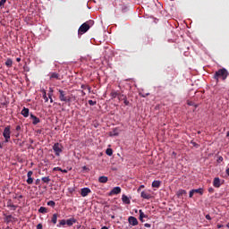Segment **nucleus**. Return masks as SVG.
Segmentation results:
<instances>
[{
	"instance_id": "1",
	"label": "nucleus",
	"mask_w": 229,
	"mask_h": 229,
	"mask_svg": "<svg viewBox=\"0 0 229 229\" xmlns=\"http://www.w3.org/2000/svg\"><path fill=\"white\" fill-rule=\"evenodd\" d=\"M92 26H94V21L89 20L86 22H84L82 25H81V27L78 30V35H84V33H87L89 30H90V28H92Z\"/></svg>"
},
{
	"instance_id": "2",
	"label": "nucleus",
	"mask_w": 229,
	"mask_h": 229,
	"mask_svg": "<svg viewBox=\"0 0 229 229\" xmlns=\"http://www.w3.org/2000/svg\"><path fill=\"white\" fill-rule=\"evenodd\" d=\"M214 78L216 81H219V78H221V80L225 81V80H226V78H228V71H226V69H225V68L219 69L218 71H216L215 72Z\"/></svg>"
},
{
	"instance_id": "3",
	"label": "nucleus",
	"mask_w": 229,
	"mask_h": 229,
	"mask_svg": "<svg viewBox=\"0 0 229 229\" xmlns=\"http://www.w3.org/2000/svg\"><path fill=\"white\" fill-rule=\"evenodd\" d=\"M59 92V99L64 103H71V97L67 96V91L63 89H58Z\"/></svg>"
},
{
	"instance_id": "4",
	"label": "nucleus",
	"mask_w": 229,
	"mask_h": 229,
	"mask_svg": "<svg viewBox=\"0 0 229 229\" xmlns=\"http://www.w3.org/2000/svg\"><path fill=\"white\" fill-rule=\"evenodd\" d=\"M12 127L10 125L6 126L3 131V137L4 138V142H10V135H12Z\"/></svg>"
},
{
	"instance_id": "5",
	"label": "nucleus",
	"mask_w": 229,
	"mask_h": 229,
	"mask_svg": "<svg viewBox=\"0 0 229 229\" xmlns=\"http://www.w3.org/2000/svg\"><path fill=\"white\" fill-rule=\"evenodd\" d=\"M53 150L55 151L56 157H60V153L64 151V146H62L60 143H55L53 146Z\"/></svg>"
},
{
	"instance_id": "6",
	"label": "nucleus",
	"mask_w": 229,
	"mask_h": 229,
	"mask_svg": "<svg viewBox=\"0 0 229 229\" xmlns=\"http://www.w3.org/2000/svg\"><path fill=\"white\" fill-rule=\"evenodd\" d=\"M128 223L131 226H137V225H139V220H137V218L135 216H129Z\"/></svg>"
},
{
	"instance_id": "7",
	"label": "nucleus",
	"mask_w": 229,
	"mask_h": 229,
	"mask_svg": "<svg viewBox=\"0 0 229 229\" xmlns=\"http://www.w3.org/2000/svg\"><path fill=\"white\" fill-rule=\"evenodd\" d=\"M117 194H121V187L119 186L113 188L109 192V196H115Z\"/></svg>"
},
{
	"instance_id": "8",
	"label": "nucleus",
	"mask_w": 229,
	"mask_h": 229,
	"mask_svg": "<svg viewBox=\"0 0 229 229\" xmlns=\"http://www.w3.org/2000/svg\"><path fill=\"white\" fill-rule=\"evenodd\" d=\"M90 192H92V191H90V188H82L81 190V196H82V198H87V196H89Z\"/></svg>"
},
{
	"instance_id": "9",
	"label": "nucleus",
	"mask_w": 229,
	"mask_h": 229,
	"mask_svg": "<svg viewBox=\"0 0 229 229\" xmlns=\"http://www.w3.org/2000/svg\"><path fill=\"white\" fill-rule=\"evenodd\" d=\"M33 176V171H29L27 174V183L28 185H32L33 184V178L31 177Z\"/></svg>"
},
{
	"instance_id": "10",
	"label": "nucleus",
	"mask_w": 229,
	"mask_h": 229,
	"mask_svg": "<svg viewBox=\"0 0 229 229\" xmlns=\"http://www.w3.org/2000/svg\"><path fill=\"white\" fill-rule=\"evenodd\" d=\"M140 196L143 198V199H151L153 198L148 191H141Z\"/></svg>"
},
{
	"instance_id": "11",
	"label": "nucleus",
	"mask_w": 229,
	"mask_h": 229,
	"mask_svg": "<svg viewBox=\"0 0 229 229\" xmlns=\"http://www.w3.org/2000/svg\"><path fill=\"white\" fill-rule=\"evenodd\" d=\"M213 185L216 188L219 189L221 187V179L219 177H216L213 181Z\"/></svg>"
},
{
	"instance_id": "12",
	"label": "nucleus",
	"mask_w": 229,
	"mask_h": 229,
	"mask_svg": "<svg viewBox=\"0 0 229 229\" xmlns=\"http://www.w3.org/2000/svg\"><path fill=\"white\" fill-rule=\"evenodd\" d=\"M30 119H32V124L37 125L40 123V118L37 117L33 114H30Z\"/></svg>"
},
{
	"instance_id": "13",
	"label": "nucleus",
	"mask_w": 229,
	"mask_h": 229,
	"mask_svg": "<svg viewBox=\"0 0 229 229\" xmlns=\"http://www.w3.org/2000/svg\"><path fill=\"white\" fill-rule=\"evenodd\" d=\"M49 78L50 80H61L60 79V74L56 72H50L49 73Z\"/></svg>"
},
{
	"instance_id": "14",
	"label": "nucleus",
	"mask_w": 229,
	"mask_h": 229,
	"mask_svg": "<svg viewBox=\"0 0 229 229\" xmlns=\"http://www.w3.org/2000/svg\"><path fill=\"white\" fill-rule=\"evenodd\" d=\"M7 207L8 208H12L13 210H17V206L13 205V202H12V199L7 200Z\"/></svg>"
},
{
	"instance_id": "15",
	"label": "nucleus",
	"mask_w": 229,
	"mask_h": 229,
	"mask_svg": "<svg viewBox=\"0 0 229 229\" xmlns=\"http://www.w3.org/2000/svg\"><path fill=\"white\" fill-rule=\"evenodd\" d=\"M21 115H23V117H29L30 116V109L23 107V109L21 110Z\"/></svg>"
},
{
	"instance_id": "16",
	"label": "nucleus",
	"mask_w": 229,
	"mask_h": 229,
	"mask_svg": "<svg viewBox=\"0 0 229 229\" xmlns=\"http://www.w3.org/2000/svg\"><path fill=\"white\" fill-rule=\"evenodd\" d=\"M139 212H140V221H141V223H144V218L148 217V215L144 214L142 209H140Z\"/></svg>"
},
{
	"instance_id": "17",
	"label": "nucleus",
	"mask_w": 229,
	"mask_h": 229,
	"mask_svg": "<svg viewBox=\"0 0 229 229\" xmlns=\"http://www.w3.org/2000/svg\"><path fill=\"white\" fill-rule=\"evenodd\" d=\"M122 201H123V203H124L125 205H130V203H131L130 198H128V196H126V195H123V196H122Z\"/></svg>"
},
{
	"instance_id": "18",
	"label": "nucleus",
	"mask_w": 229,
	"mask_h": 229,
	"mask_svg": "<svg viewBox=\"0 0 229 229\" xmlns=\"http://www.w3.org/2000/svg\"><path fill=\"white\" fill-rule=\"evenodd\" d=\"M98 182H99V183H106V182H108V177H106V176H100L98 178Z\"/></svg>"
},
{
	"instance_id": "19",
	"label": "nucleus",
	"mask_w": 229,
	"mask_h": 229,
	"mask_svg": "<svg viewBox=\"0 0 229 229\" xmlns=\"http://www.w3.org/2000/svg\"><path fill=\"white\" fill-rule=\"evenodd\" d=\"M74 223H76V219H74V218H70V219H67V220H66V225H67L68 226H72V225H73Z\"/></svg>"
},
{
	"instance_id": "20",
	"label": "nucleus",
	"mask_w": 229,
	"mask_h": 229,
	"mask_svg": "<svg viewBox=\"0 0 229 229\" xmlns=\"http://www.w3.org/2000/svg\"><path fill=\"white\" fill-rule=\"evenodd\" d=\"M5 65H6V67H9V68L12 67L13 65V61L12 59L8 58L5 62Z\"/></svg>"
},
{
	"instance_id": "21",
	"label": "nucleus",
	"mask_w": 229,
	"mask_h": 229,
	"mask_svg": "<svg viewBox=\"0 0 229 229\" xmlns=\"http://www.w3.org/2000/svg\"><path fill=\"white\" fill-rule=\"evenodd\" d=\"M119 92L118 91H112L110 96L112 98V99H115V98H119Z\"/></svg>"
},
{
	"instance_id": "22",
	"label": "nucleus",
	"mask_w": 229,
	"mask_h": 229,
	"mask_svg": "<svg viewBox=\"0 0 229 229\" xmlns=\"http://www.w3.org/2000/svg\"><path fill=\"white\" fill-rule=\"evenodd\" d=\"M51 221H52L53 225H56V221H58V215L54 214Z\"/></svg>"
},
{
	"instance_id": "23",
	"label": "nucleus",
	"mask_w": 229,
	"mask_h": 229,
	"mask_svg": "<svg viewBox=\"0 0 229 229\" xmlns=\"http://www.w3.org/2000/svg\"><path fill=\"white\" fill-rule=\"evenodd\" d=\"M41 181L43 183H49V182H51V178H49V176L42 177Z\"/></svg>"
},
{
	"instance_id": "24",
	"label": "nucleus",
	"mask_w": 229,
	"mask_h": 229,
	"mask_svg": "<svg viewBox=\"0 0 229 229\" xmlns=\"http://www.w3.org/2000/svg\"><path fill=\"white\" fill-rule=\"evenodd\" d=\"M160 181H154L152 182V187L156 188V189H158V187H160Z\"/></svg>"
},
{
	"instance_id": "25",
	"label": "nucleus",
	"mask_w": 229,
	"mask_h": 229,
	"mask_svg": "<svg viewBox=\"0 0 229 229\" xmlns=\"http://www.w3.org/2000/svg\"><path fill=\"white\" fill-rule=\"evenodd\" d=\"M38 212L40 214H47V208H45V207H40L39 209H38Z\"/></svg>"
},
{
	"instance_id": "26",
	"label": "nucleus",
	"mask_w": 229,
	"mask_h": 229,
	"mask_svg": "<svg viewBox=\"0 0 229 229\" xmlns=\"http://www.w3.org/2000/svg\"><path fill=\"white\" fill-rule=\"evenodd\" d=\"M64 225H67V220L63 219L60 221V223L57 225V227L60 228V226H64Z\"/></svg>"
},
{
	"instance_id": "27",
	"label": "nucleus",
	"mask_w": 229,
	"mask_h": 229,
	"mask_svg": "<svg viewBox=\"0 0 229 229\" xmlns=\"http://www.w3.org/2000/svg\"><path fill=\"white\" fill-rule=\"evenodd\" d=\"M106 155H107L108 157H112V155H114V150H112V148H107L106 150Z\"/></svg>"
},
{
	"instance_id": "28",
	"label": "nucleus",
	"mask_w": 229,
	"mask_h": 229,
	"mask_svg": "<svg viewBox=\"0 0 229 229\" xmlns=\"http://www.w3.org/2000/svg\"><path fill=\"white\" fill-rule=\"evenodd\" d=\"M126 98H127L126 95H123V94L118 95L119 101H124L126 99Z\"/></svg>"
},
{
	"instance_id": "29",
	"label": "nucleus",
	"mask_w": 229,
	"mask_h": 229,
	"mask_svg": "<svg viewBox=\"0 0 229 229\" xmlns=\"http://www.w3.org/2000/svg\"><path fill=\"white\" fill-rule=\"evenodd\" d=\"M183 194H187V191H185V190H179L177 192V196H183Z\"/></svg>"
},
{
	"instance_id": "30",
	"label": "nucleus",
	"mask_w": 229,
	"mask_h": 229,
	"mask_svg": "<svg viewBox=\"0 0 229 229\" xmlns=\"http://www.w3.org/2000/svg\"><path fill=\"white\" fill-rule=\"evenodd\" d=\"M43 99L45 100V103H47V101H49V98H47L46 91L43 92Z\"/></svg>"
},
{
	"instance_id": "31",
	"label": "nucleus",
	"mask_w": 229,
	"mask_h": 229,
	"mask_svg": "<svg viewBox=\"0 0 229 229\" xmlns=\"http://www.w3.org/2000/svg\"><path fill=\"white\" fill-rule=\"evenodd\" d=\"M55 205H56V204L55 203L54 200H50V201L47 202V206L52 207L53 208H55Z\"/></svg>"
},
{
	"instance_id": "32",
	"label": "nucleus",
	"mask_w": 229,
	"mask_h": 229,
	"mask_svg": "<svg viewBox=\"0 0 229 229\" xmlns=\"http://www.w3.org/2000/svg\"><path fill=\"white\" fill-rule=\"evenodd\" d=\"M194 194H201V188L192 190Z\"/></svg>"
},
{
	"instance_id": "33",
	"label": "nucleus",
	"mask_w": 229,
	"mask_h": 229,
	"mask_svg": "<svg viewBox=\"0 0 229 229\" xmlns=\"http://www.w3.org/2000/svg\"><path fill=\"white\" fill-rule=\"evenodd\" d=\"M88 103L90 106H94L95 105H97V102L94 100H89Z\"/></svg>"
},
{
	"instance_id": "34",
	"label": "nucleus",
	"mask_w": 229,
	"mask_h": 229,
	"mask_svg": "<svg viewBox=\"0 0 229 229\" xmlns=\"http://www.w3.org/2000/svg\"><path fill=\"white\" fill-rule=\"evenodd\" d=\"M123 103H124L125 106H130V101H128V98H126L123 100Z\"/></svg>"
},
{
	"instance_id": "35",
	"label": "nucleus",
	"mask_w": 229,
	"mask_h": 229,
	"mask_svg": "<svg viewBox=\"0 0 229 229\" xmlns=\"http://www.w3.org/2000/svg\"><path fill=\"white\" fill-rule=\"evenodd\" d=\"M217 164H221L223 162V157L219 156L216 160Z\"/></svg>"
},
{
	"instance_id": "36",
	"label": "nucleus",
	"mask_w": 229,
	"mask_h": 229,
	"mask_svg": "<svg viewBox=\"0 0 229 229\" xmlns=\"http://www.w3.org/2000/svg\"><path fill=\"white\" fill-rule=\"evenodd\" d=\"M6 4V0H0V7Z\"/></svg>"
},
{
	"instance_id": "37",
	"label": "nucleus",
	"mask_w": 229,
	"mask_h": 229,
	"mask_svg": "<svg viewBox=\"0 0 229 229\" xmlns=\"http://www.w3.org/2000/svg\"><path fill=\"white\" fill-rule=\"evenodd\" d=\"M6 221H10L12 219V215H8L5 216Z\"/></svg>"
},
{
	"instance_id": "38",
	"label": "nucleus",
	"mask_w": 229,
	"mask_h": 229,
	"mask_svg": "<svg viewBox=\"0 0 229 229\" xmlns=\"http://www.w3.org/2000/svg\"><path fill=\"white\" fill-rule=\"evenodd\" d=\"M87 85H85V84H82L81 86V89H82L83 90H85V89H87Z\"/></svg>"
},
{
	"instance_id": "39",
	"label": "nucleus",
	"mask_w": 229,
	"mask_h": 229,
	"mask_svg": "<svg viewBox=\"0 0 229 229\" xmlns=\"http://www.w3.org/2000/svg\"><path fill=\"white\" fill-rule=\"evenodd\" d=\"M191 144L194 148H199V145H198L196 142H191Z\"/></svg>"
},
{
	"instance_id": "40",
	"label": "nucleus",
	"mask_w": 229,
	"mask_h": 229,
	"mask_svg": "<svg viewBox=\"0 0 229 229\" xmlns=\"http://www.w3.org/2000/svg\"><path fill=\"white\" fill-rule=\"evenodd\" d=\"M144 226L145 228H151V224H145Z\"/></svg>"
},
{
	"instance_id": "41",
	"label": "nucleus",
	"mask_w": 229,
	"mask_h": 229,
	"mask_svg": "<svg viewBox=\"0 0 229 229\" xmlns=\"http://www.w3.org/2000/svg\"><path fill=\"white\" fill-rule=\"evenodd\" d=\"M206 219H208V221H210V219H212V217H210V215H206Z\"/></svg>"
},
{
	"instance_id": "42",
	"label": "nucleus",
	"mask_w": 229,
	"mask_h": 229,
	"mask_svg": "<svg viewBox=\"0 0 229 229\" xmlns=\"http://www.w3.org/2000/svg\"><path fill=\"white\" fill-rule=\"evenodd\" d=\"M192 196H194V191L191 190V191H190V198H192Z\"/></svg>"
},
{
	"instance_id": "43",
	"label": "nucleus",
	"mask_w": 229,
	"mask_h": 229,
	"mask_svg": "<svg viewBox=\"0 0 229 229\" xmlns=\"http://www.w3.org/2000/svg\"><path fill=\"white\" fill-rule=\"evenodd\" d=\"M42 228H43L42 224H38V225H37V229H42Z\"/></svg>"
},
{
	"instance_id": "44",
	"label": "nucleus",
	"mask_w": 229,
	"mask_h": 229,
	"mask_svg": "<svg viewBox=\"0 0 229 229\" xmlns=\"http://www.w3.org/2000/svg\"><path fill=\"white\" fill-rule=\"evenodd\" d=\"M47 96L49 99L53 98V93H48Z\"/></svg>"
},
{
	"instance_id": "45",
	"label": "nucleus",
	"mask_w": 229,
	"mask_h": 229,
	"mask_svg": "<svg viewBox=\"0 0 229 229\" xmlns=\"http://www.w3.org/2000/svg\"><path fill=\"white\" fill-rule=\"evenodd\" d=\"M16 131H21V125L16 126Z\"/></svg>"
},
{
	"instance_id": "46",
	"label": "nucleus",
	"mask_w": 229,
	"mask_h": 229,
	"mask_svg": "<svg viewBox=\"0 0 229 229\" xmlns=\"http://www.w3.org/2000/svg\"><path fill=\"white\" fill-rule=\"evenodd\" d=\"M54 171H62V168H60V167H58V166H57V167H55V168H54Z\"/></svg>"
},
{
	"instance_id": "47",
	"label": "nucleus",
	"mask_w": 229,
	"mask_h": 229,
	"mask_svg": "<svg viewBox=\"0 0 229 229\" xmlns=\"http://www.w3.org/2000/svg\"><path fill=\"white\" fill-rule=\"evenodd\" d=\"M188 105H189L190 106H192V105H194V103H193L192 101H188Z\"/></svg>"
},
{
	"instance_id": "48",
	"label": "nucleus",
	"mask_w": 229,
	"mask_h": 229,
	"mask_svg": "<svg viewBox=\"0 0 229 229\" xmlns=\"http://www.w3.org/2000/svg\"><path fill=\"white\" fill-rule=\"evenodd\" d=\"M208 192H214V188H209Z\"/></svg>"
},
{
	"instance_id": "49",
	"label": "nucleus",
	"mask_w": 229,
	"mask_h": 229,
	"mask_svg": "<svg viewBox=\"0 0 229 229\" xmlns=\"http://www.w3.org/2000/svg\"><path fill=\"white\" fill-rule=\"evenodd\" d=\"M49 94H53V88H49Z\"/></svg>"
},
{
	"instance_id": "50",
	"label": "nucleus",
	"mask_w": 229,
	"mask_h": 229,
	"mask_svg": "<svg viewBox=\"0 0 229 229\" xmlns=\"http://www.w3.org/2000/svg\"><path fill=\"white\" fill-rule=\"evenodd\" d=\"M225 173H226L227 176H229V168H227V169L225 170Z\"/></svg>"
},
{
	"instance_id": "51",
	"label": "nucleus",
	"mask_w": 229,
	"mask_h": 229,
	"mask_svg": "<svg viewBox=\"0 0 229 229\" xmlns=\"http://www.w3.org/2000/svg\"><path fill=\"white\" fill-rule=\"evenodd\" d=\"M87 89H88L89 92H90V90H91L90 86H88V87H87Z\"/></svg>"
},
{
	"instance_id": "52",
	"label": "nucleus",
	"mask_w": 229,
	"mask_h": 229,
	"mask_svg": "<svg viewBox=\"0 0 229 229\" xmlns=\"http://www.w3.org/2000/svg\"><path fill=\"white\" fill-rule=\"evenodd\" d=\"M81 92L82 96L86 95L85 91L81 90Z\"/></svg>"
},
{
	"instance_id": "53",
	"label": "nucleus",
	"mask_w": 229,
	"mask_h": 229,
	"mask_svg": "<svg viewBox=\"0 0 229 229\" xmlns=\"http://www.w3.org/2000/svg\"><path fill=\"white\" fill-rule=\"evenodd\" d=\"M0 149H3V143L0 142Z\"/></svg>"
},
{
	"instance_id": "54",
	"label": "nucleus",
	"mask_w": 229,
	"mask_h": 229,
	"mask_svg": "<svg viewBox=\"0 0 229 229\" xmlns=\"http://www.w3.org/2000/svg\"><path fill=\"white\" fill-rule=\"evenodd\" d=\"M61 173H67V170L66 169H64V170L62 169Z\"/></svg>"
},
{
	"instance_id": "55",
	"label": "nucleus",
	"mask_w": 229,
	"mask_h": 229,
	"mask_svg": "<svg viewBox=\"0 0 229 229\" xmlns=\"http://www.w3.org/2000/svg\"><path fill=\"white\" fill-rule=\"evenodd\" d=\"M18 198L19 199H22V195H20Z\"/></svg>"
},
{
	"instance_id": "56",
	"label": "nucleus",
	"mask_w": 229,
	"mask_h": 229,
	"mask_svg": "<svg viewBox=\"0 0 229 229\" xmlns=\"http://www.w3.org/2000/svg\"><path fill=\"white\" fill-rule=\"evenodd\" d=\"M16 61H17V62H20V61H21V58H20V57H18V58L16 59Z\"/></svg>"
},
{
	"instance_id": "57",
	"label": "nucleus",
	"mask_w": 229,
	"mask_h": 229,
	"mask_svg": "<svg viewBox=\"0 0 229 229\" xmlns=\"http://www.w3.org/2000/svg\"><path fill=\"white\" fill-rule=\"evenodd\" d=\"M101 229H108V227H106V226H103Z\"/></svg>"
},
{
	"instance_id": "58",
	"label": "nucleus",
	"mask_w": 229,
	"mask_h": 229,
	"mask_svg": "<svg viewBox=\"0 0 229 229\" xmlns=\"http://www.w3.org/2000/svg\"><path fill=\"white\" fill-rule=\"evenodd\" d=\"M217 228H223V225H217Z\"/></svg>"
},
{
	"instance_id": "59",
	"label": "nucleus",
	"mask_w": 229,
	"mask_h": 229,
	"mask_svg": "<svg viewBox=\"0 0 229 229\" xmlns=\"http://www.w3.org/2000/svg\"><path fill=\"white\" fill-rule=\"evenodd\" d=\"M50 103H53V98H50Z\"/></svg>"
},
{
	"instance_id": "60",
	"label": "nucleus",
	"mask_w": 229,
	"mask_h": 229,
	"mask_svg": "<svg viewBox=\"0 0 229 229\" xmlns=\"http://www.w3.org/2000/svg\"><path fill=\"white\" fill-rule=\"evenodd\" d=\"M83 169H87V166H83Z\"/></svg>"
},
{
	"instance_id": "61",
	"label": "nucleus",
	"mask_w": 229,
	"mask_h": 229,
	"mask_svg": "<svg viewBox=\"0 0 229 229\" xmlns=\"http://www.w3.org/2000/svg\"><path fill=\"white\" fill-rule=\"evenodd\" d=\"M114 217H115V216H112V219H114Z\"/></svg>"
},
{
	"instance_id": "62",
	"label": "nucleus",
	"mask_w": 229,
	"mask_h": 229,
	"mask_svg": "<svg viewBox=\"0 0 229 229\" xmlns=\"http://www.w3.org/2000/svg\"><path fill=\"white\" fill-rule=\"evenodd\" d=\"M140 187H141V188H143V187H144V185H141Z\"/></svg>"
},
{
	"instance_id": "63",
	"label": "nucleus",
	"mask_w": 229,
	"mask_h": 229,
	"mask_svg": "<svg viewBox=\"0 0 229 229\" xmlns=\"http://www.w3.org/2000/svg\"><path fill=\"white\" fill-rule=\"evenodd\" d=\"M14 199H17V197H14Z\"/></svg>"
}]
</instances>
